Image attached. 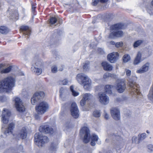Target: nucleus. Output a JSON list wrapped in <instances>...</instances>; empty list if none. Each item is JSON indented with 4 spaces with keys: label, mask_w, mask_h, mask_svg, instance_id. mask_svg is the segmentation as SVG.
<instances>
[{
    "label": "nucleus",
    "mask_w": 153,
    "mask_h": 153,
    "mask_svg": "<svg viewBox=\"0 0 153 153\" xmlns=\"http://www.w3.org/2000/svg\"><path fill=\"white\" fill-rule=\"evenodd\" d=\"M15 79L11 76H8L0 82V91L9 92L14 86Z\"/></svg>",
    "instance_id": "obj_1"
},
{
    "label": "nucleus",
    "mask_w": 153,
    "mask_h": 153,
    "mask_svg": "<svg viewBox=\"0 0 153 153\" xmlns=\"http://www.w3.org/2000/svg\"><path fill=\"white\" fill-rule=\"evenodd\" d=\"M125 28L124 24L122 23L117 24L111 26L110 27L111 33L109 34L108 37L113 39L116 37H122L123 35V32L121 30H117Z\"/></svg>",
    "instance_id": "obj_2"
},
{
    "label": "nucleus",
    "mask_w": 153,
    "mask_h": 153,
    "mask_svg": "<svg viewBox=\"0 0 153 153\" xmlns=\"http://www.w3.org/2000/svg\"><path fill=\"white\" fill-rule=\"evenodd\" d=\"M34 140L36 144L39 147H41L43 145L48 143L49 140L48 137L43 136L41 134L36 133L34 136Z\"/></svg>",
    "instance_id": "obj_3"
},
{
    "label": "nucleus",
    "mask_w": 153,
    "mask_h": 153,
    "mask_svg": "<svg viewBox=\"0 0 153 153\" xmlns=\"http://www.w3.org/2000/svg\"><path fill=\"white\" fill-rule=\"evenodd\" d=\"M49 108V105L47 102H42L36 106L35 109L39 114L42 115L48 110Z\"/></svg>",
    "instance_id": "obj_4"
},
{
    "label": "nucleus",
    "mask_w": 153,
    "mask_h": 153,
    "mask_svg": "<svg viewBox=\"0 0 153 153\" xmlns=\"http://www.w3.org/2000/svg\"><path fill=\"white\" fill-rule=\"evenodd\" d=\"M80 134L81 136L84 135L83 141L84 143H87L89 142L90 134L89 129L87 127H82L80 130Z\"/></svg>",
    "instance_id": "obj_5"
},
{
    "label": "nucleus",
    "mask_w": 153,
    "mask_h": 153,
    "mask_svg": "<svg viewBox=\"0 0 153 153\" xmlns=\"http://www.w3.org/2000/svg\"><path fill=\"white\" fill-rule=\"evenodd\" d=\"M128 80V85L130 91L135 95L136 94L139 95L140 93L139 92V87H138V86L137 84L131 80L130 79Z\"/></svg>",
    "instance_id": "obj_6"
},
{
    "label": "nucleus",
    "mask_w": 153,
    "mask_h": 153,
    "mask_svg": "<svg viewBox=\"0 0 153 153\" xmlns=\"http://www.w3.org/2000/svg\"><path fill=\"white\" fill-rule=\"evenodd\" d=\"M44 93L43 91L36 92L31 99V103L33 105L35 104L38 100L44 97Z\"/></svg>",
    "instance_id": "obj_7"
},
{
    "label": "nucleus",
    "mask_w": 153,
    "mask_h": 153,
    "mask_svg": "<svg viewBox=\"0 0 153 153\" xmlns=\"http://www.w3.org/2000/svg\"><path fill=\"white\" fill-rule=\"evenodd\" d=\"M15 104L17 110L19 112H23L25 110L22 100L19 97H15L14 100Z\"/></svg>",
    "instance_id": "obj_8"
},
{
    "label": "nucleus",
    "mask_w": 153,
    "mask_h": 153,
    "mask_svg": "<svg viewBox=\"0 0 153 153\" xmlns=\"http://www.w3.org/2000/svg\"><path fill=\"white\" fill-rule=\"evenodd\" d=\"M83 79H85V82L78 80V83L83 86L84 88L87 90H89L91 87V81L88 77H83Z\"/></svg>",
    "instance_id": "obj_9"
},
{
    "label": "nucleus",
    "mask_w": 153,
    "mask_h": 153,
    "mask_svg": "<svg viewBox=\"0 0 153 153\" xmlns=\"http://www.w3.org/2000/svg\"><path fill=\"white\" fill-rule=\"evenodd\" d=\"M99 101L102 105H106L109 102V97L104 93H100L98 94Z\"/></svg>",
    "instance_id": "obj_10"
},
{
    "label": "nucleus",
    "mask_w": 153,
    "mask_h": 153,
    "mask_svg": "<svg viewBox=\"0 0 153 153\" xmlns=\"http://www.w3.org/2000/svg\"><path fill=\"white\" fill-rule=\"evenodd\" d=\"M11 115L10 111L7 109H3L1 117V121L4 124H7L8 122L9 117Z\"/></svg>",
    "instance_id": "obj_11"
},
{
    "label": "nucleus",
    "mask_w": 153,
    "mask_h": 153,
    "mask_svg": "<svg viewBox=\"0 0 153 153\" xmlns=\"http://www.w3.org/2000/svg\"><path fill=\"white\" fill-rule=\"evenodd\" d=\"M71 115L74 118H77L78 117L79 115V111L75 103L74 102L71 104Z\"/></svg>",
    "instance_id": "obj_12"
},
{
    "label": "nucleus",
    "mask_w": 153,
    "mask_h": 153,
    "mask_svg": "<svg viewBox=\"0 0 153 153\" xmlns=\"http://www.w3.org/2000/svg\"><path fill=\"white\" fill-rule=\"evenodd\" d=\"M119 93H122L125 90L126 86L125 82L123 81H120L117 83L114 88Z\"/></svg>",
    "instance_id": "obj_13"
},
{
    "label": "nucleus",
    "mask_w": 153,
    "mask_h": 153,
    "mask_svg": "<svg viewBox=\"0 0 153 153\" xmlns=\"http://www.w3.org/2000/svg\"><path fill=\"white\" fill-rule=\"evenodd\" d=\"M111 113L112 117L115 120H119L120 119L119 110L116 108H112L111 110Z\"/></svg>",
    "instance_id": "obj_14"
},
{
    "label": "nucleus",
    "mask_w": 153,
    "mask_h": 153,
    "mask_svg": "<svg viewBox=\"0 0 153 153\" xmlns=\"http://www.w3.org/2000/svg\"><path fill=\"white\" fill-rule=\"evenodd\" d=\"M118 53L117 52H113L108 55L107 59L111 63H114L118 59Z\"/></svg>",
    "instance_id": "obj_15"
},
{
    "label": "nucleus",
    "mask_w": 153,
    "mask_h": 153,
    "mask_svg": "<svg viewBox=\"0 0 153 153\" xmlns=\"http://www.w3.org/2000/svg\"><path fill=\"white\" fill-rule=\"evenodd\" d=\"M39 130L41 132L45 133L52 134L53 132V129L50 128L47 126H40L39 128Z\"/></svg>",
    "instance_id": "obj_16"
},
{
    "label": "nucleus",
    "mask_w": 153,
    "mask_h": 153,
    "mask_svg": "<svg viewBox=\"0 0 153 153\" xmlns=\"http://www.w3.org/2000/svg\"><path fill=\"white\" fill-rule=\"evenodd\" d=\"M20 30L22 31L25 37H28L30 34L31 30L27 26H22L21 27Z\"/></svg>",
    "instance_id": "obj_17"
},
{
    "label": "nucleus",
    "mask_w": 153,
    "mask_h": 153,
    "mask_svg": "<svg viewBox=\"0 0 153 153\" xmlns=\"http://www.w3.org/2000/svg\"><path fill=\"white\" fill-rule=\"evenodd\" d=\"M102 65L104 70L110 71L112 70V66L106 62H103L102 63Z\"/></svg>",
    "instance_id": "obj_18"
},
{
    "label": "nucleus",
    "mask_w": 153,
    "mask_h": 153,
    "mask_svg": "<svg viewBox=\"0 0 153 153\" xmlns=\"http://www.w3.org/2000/svg\"><path fill=\"white\" fill-rule=\"evenodd\" d=\"M4 65L1 64L0 65V72L1 74L7 73L9 72L11 70L12 68L11 66H10L8 67L4 68Z\"/></svg>",
    "instance_id": "obj_19"
},
{
    "label": "nucleus",
    "mask_w": 153,
    "mask_h": 153,
    "mask_svg": "<svg viewBox=\"0 0 153 153\" xmlns=\"http://www.w3.org/2000/svg\"><path fill=\"white\" fill-rule=\"evenodd\" d=\"M149 65L148 63H146L139 70L137 71V73L142 74L148 70Z\"/></svg>",
    "instance_id": "obj_20"
},
{
    "label": "nucleus",
    "mask_w": 153,
    "mask_h": 153,
    "mask_svg": "<svg viewBox=\"0 0 153 153\" xmlns=\"http://www.w3.org/2000/svg\"><path fill=\"white\" fill-rule=\"evenodd\" d=\"M27 134V132L26 129L25 128L23 127L20 130L19 133L20 137L22 139H25Z\"/></svg>",
    "instance_id": "obj_21"
},
{
    "label": "nucleus",
    "mask_w": 153,
    "mask_h": 153,
    "mask_svg": "<svg viewBox=\"0 0 153 153\" xmlns=\"http://www.w3.org/2000/svg\"><path fill=\"white\" fill-rule=\"evenodd\" d=\"M34 63V67L43 68V64L42 61L39 59L36 58L33 61Z\"/></svg>",
    "instance_id": "obj_22"
},
{
    "label": "nucleus",
    "mask_w": 153,
    "mask_h": 153,
    "mask_svg": "<svg viewBox=\"0 0 153 153\" xmlns=\"http://www.w3.org/2000/svg\"><path fill=\"white\" fill-rule=\"evenodd\" d=\"M15 125L13 123H11L9 124L8 128H7L4 132V134L7 136L9 134L12 133V131L14 128Z\"/></svg>",
    "instance_id": "obj_23"
},
{
    "label": "nucleus",
    "mask_w": 153,
    "mask_h": 153,
    "mask_svg": "<svg viewBox=\"0 0 153 153\" xmlns=\"http://www.w3.org/2000/svg\"><path fill=\"white\" fill-rule=\"evenodd\" d=\"M141 53L140 52H138L133 63L134 65H137L140 63L141 61Z\"/></svg>",
    "instance_id": "obj_24"
},
{
    "label": "nucleus",
    "mask_w": 153,
    "mask_h": 153,
    "mask_svg": "<svg viewBox=\"0 0 153 153\" xmlns=\"http://www.w3.org/2000/svg\"><path fill=\"white\" fill-rule=\"evenodd\" d=\"M42 68L34 67H32L31 69L32 71L35 74L39 75L42 73Z\"/></svg>",
    "instance_id": "obj_25"
},
{
    "label": "nucleus",
    "mask_w": 153,
    "mask_h": 153,
    "mask_svg": "<svg viewBox=\"0 0 153 153\" xmlns=\"http://www.w3.org/2000/svg\"><path fill=\"white\" fill-rule=\"evenodd\" d=\"M114 88V87L111 85H106L105 86V91L108 94H111V90Z\"/></svg>",
    "instance_id": "obj_26"
},
{
    "label": "nucleus",
    "mask_w": 153,
    "mask_h": 153,
    "mask_svg": "<svg viewBox=\"0 0 153 153\" xmlns=\"http://www.w3.org/2000/svg\"><path fill=\"white\" fill-rule=\"evenodd\" d=\"M88 77L87 75L84 74H78L76 76V79L78 82V80L80 81H83L85 82V79H83L82 77Z\"/></svg>",
    "instance_id": "obj_27"
},
{
    "label": "nucleus",
    "mask_w": 153,
    "mask_h": 153,
    "mask_svg": "<svg viewBox=\"0 0 153 153\" xmlns=\"http://www.w3.org/2000/svg\"><path fill=\"white\" fill-rule=\"evenodd\" d=\"M9 30L5 26H1L0 27V33L2 34H7Z\"/></svg>",
    "instance_id": "obj_28"
},
{
    "label": "nucleus",
    "mask_w": 153,
    "mask_h": 153,
    "mask_svg": "<svg viewBox=\"0 0 153 153\" xmlns=\"http://www.w3.org/2000/svg\"><path fill=\"white\" fill-rule=\"evenodd\" d=\"M116 76V75L114 74H111L110 73L107 72L104 74L103 78L104 79H106L109 77L115 78Z\"/></svg>",
    "instance_id": "obj_29"
},
{
    "label": "nucleus",
    "mask_w": 153,
    "mask_h": 153,
    "mask_svg": "<svg viewBox=\"0 0 153 153\" xmlns=\"http://www.w3.org/2000/svg\"><path fill=\"white\" fill-rule=\"evenodd\" d=\"M93 97L92 95L90 93H86L83 94V98L86 101L91 99Z\"/></svg>",
    "instance_id": "obj_30"
},
{
    "label": "nucleus",
    "mask_w": 153,
    "mask_h": 153,
    "mask_svg": "<svg viewBox=\"0 0 153 153\" xmlns=\"http://www.w3.org/2000/svg\"><path fill=\"white\" fill-rule=\"evenodd\" d=\"M148 97V99L151 100H153V85L149 91Z\"/></svg>",
    "instance_id": "obj_31"
},
{
    "label": "nucleus",
    "mask_w": 153,
    "mask_h": 153,
    "mask_svg": "<svg viewBox=\"0 0 153 153\" xmlns=\"http://www.w3.org/2000/svg\"><path fill=\"white\" fill-rule=\"evenodd\" d=\"M143 42V41L141 40H137L134 42L133 45V47L134 48H137L142 44Z\"/></svg>",
    "instance_id": "obj_32"
},
{
    "label": "nucleus",
    "mask_w": 153,
    "mask_h": 153,
    "mask_svg": "<svg viewBox=\"0 0 153 153\" xmlns=\"http://www.w3.org/2000/svg\"><path fill=\"white\" fill-rule=\"evenodd\" d=\"M70 89L73 96L76 97L79 95V92H77L74 90V87L72 85L70 86Z\"/></svg>",
    "instance_id": "obj_33"
},
{
    "label": "nucleus",
    "mask_w": 153,
    "mask_h": 153,
    "mask_svg": "<svg viewBox=\"0 0 153 153\" xmlns=\"http://www.w3.org/2000/svg\"><path fill=\"white\" fill-rule=\"evenodd\" d=\"M93 116L96 117H100L101 115L100 111L99 110H95L93 112Z\"/></svg>",
    "instance_id": "obj_34"
},
{
    "label": "nucleus",
    "mask_w": 153,
    "mask_h": 153,
    "mask_svg": "<svg viewBox=\"0 0 153 153\" xmlns=\"http://www.w3.org/2000/svg\"><path fill=\"white\" fill-rule=\"evenodd\" d=\"M130 59V56L128 54H125L124 55L123 57V61L125 62H126L129 61Z\"/></svg>",
    "instance_id": "obj_35"
},
{
    "label": "nucleus",
    "mask_w": 153,
    "mask_h": 153,
    "mask_svg": "<svg viewBox=\"0 0 153 153\" xmlns=\"http://www.w3.org/2000/svg\"><path fill=\"white\" fill-rule=\"evenodd\" d=\"M146 134L145 133H143L141 134H139L138 135L139 140L140 141L144 139L146 137Z\"/></svg>",
    "instance_id": "obj_36"
},
{
    "label": "nucleus",
    "mask_w": 153,
    "mask_h": 153,
    "mask_svg": "<svg viewBox=\"0 0 153 153\" xmlns=\"http://www.w3.org/2000/svg\"><path fill=\"white\" fill-rule=\"evenodd\" d=\"M18 16V12L17 11L15 10L13 12L11 16H12L11 18H16L17 19Z\"/></svg>",
    "instance_id": "obj_37"
},
{
    "label": "nucleus",
    "mask_w": 153,
    "mask_h": 153,
    "mask_svg": "<svg viewBox=\"0 0 153 153\" xmlns=\"http://www.w3.org/2000/svg\"><path fill=\"white\" fill-rule=\"evenodd\" d=\"M140 142V141L139 140V138L136 137H133L132 138V143L136 144H138Z\"/></svg>",
    "instance_id": "obj_38"
},
{
    "label": "nucleus",
    "mask_w": 153,
    "mask_h": 153,
    "mask_svg": "<svg viewBox=\"0 0 153 153\" xmlns=\"http://www.w3.org/2000/svg\"><path fill=\"white\" fill-rule=\"evenodd\" d=\"M58 21L57 19L55 17H52L50 19V23L51 24H54Z\"/></svg>",
    "instance_id": "obj_39"
},
{
    "label": "nucleus",
    "mask_w": 153,
    "mask_h": 153,
    "mask_svg": "<svg viewBox=\"0 0 153 153\" xmlns=\"http://www.w3.org/2000/svg\"><path fill=\"white\" fill-rule=\"evenodd\" d=\"M57 145V144H55L53 143H52L51 144V145L50 148V150L52 151H55Z\"/></svg>",
    "instance_id": "obj_40"
},
{
    "label": "nucleus",
    "mask_w": 153,
    "mask_h": 153,
    "mask_svg": "<svg viewBox=\"0 0 153 153\" xmlns=\"http://www.w3.org/2000/svg\"><path fill=\"white\" fill-rule=\"evenodd\" d=\"M89 62H85L84 63V65L83 66V68L85 70L87 71L89 67Z\"/></svg>",
    "instance_id": "obj_41"
},
{
    "label": "nucleus",
    "mask_w": 153,
    "mask_h": 153,
    "mask_svg": "<svg viewBox=\"0 0 153 153\" xmlns=\"http://www.w3.org/2000/svg\"><path fill=\"white\" fill-rule=\"evenodd\" d=\"M147 148L148 149V151L149 152H153V145L150 144L148 145Z\"/></svg>",
    "instance_id": "obj_42"
},
{
    "label": "nucleus",
    "mask_w": 153,
    "mask_h": 153,
    "mask_svg": "<svg viewBox=\"0 0 153 153\" xmlns=\"http://www.w3.org/2000/svg\"><path fill=\"white\" fill-rule=\"evenodd\" d=\"M98 139V137L97 135L95 134H93L92 135L91 137V140L97 141Z\"/></svg>",
    "instance_id": "obj_43"
},
{
    "label": "nucleus",
    "mask_w": 153,
    "mask_h": 153,
    "mask_svg": "<svg viewBox=\"0 0 153 153\" xmlns=\"http://www.w3.org/2000/svg\"><path fill=\"white\" fill-rule=\"evenodd\" d=\"M68 83V81L66 79H64L62 81L59 82V83L61 85H66Z\"/></svg>",
    "instance_id": "obj_44"
},
{
    "label": "nucleus",
    "mask_w": 153,
    "mask_h": 153,
    "mask_svg": "<svg viewBox=\"0 0 153 153\" xmlns=\"http://www.w3.org/2000/svg\"><path fill=\"white\" fill-rule=\"evenodd\" d=\"M51 70L52 73H56L57 71V68L55 66H53L52 67Z\"/></svg>",
    "instance_id": "obj_45"
},
{
    "label": "nucleus",
    "mask_w": 153,
    "mask_h": 153,
    "mask_svg": "<svg viewBox=\"0 0 153 153\" xmlns=\"http://www.w3.org/2000/svg\"><path fill=\"white\" fill-rule=\"evenodd\" d=\"M125 72L126 73V75L127 76H130L131 75V71L128 69H126Z\"/></svg>",
    "instance_id": "obj_46"
},
{
    "label": "nucleus",
    "mask_w": 153,
    "mask_h": 153,
    "mask_svg": "<svg viewBox=\"0 0 153 153\" xmlns=\"http://www.w3.org/2000/svg\"><path fill=\"white\" fill-rule=\"evenodd\" d=\"M86 100L82 98L80 102V104L81 105V106H84L86 103Z\"/></svg>",
    "instance_id": "obj_47"
},
{
    "label": "nucleus",
    "mask_w": 153,
    "mask_h": 153,
    "mask_svg": "<svg viewBox=\"0 0 153 153\" xmlns=\"http://www.w3.org/2000/svg\"><path fill=\"white\" fill-rule=\"evenodd\" d=\"M123 43L122 42H120L116 43L115 44V46L116 47L118 48L122 46Z\"/></svg>",
    "instance_id": "obj_48"
},
{
    "label": "nucleus",
    "mask_w": 153,
    "mask_h": 153,
    "mask_svg": "<svg viewBox=\"0 0 153 153\" xmlns=\"http://www.w3.org/2000/svg\"><path fill=\"white\" fill-rule=\"evenodd\" d=\"M6 100V98L5 97L3 96L0 97V100L2 102H4Z\"/></svg>",
    "instance_id": "obj_49"
},
{
    "label": "nucleus",
    "mask_w": 153,
    "mask_h": 153,
    "mask_svg": "<svg viewBox=\"0 0 153 153\" xmlns=\"http://www.w3.org/2000/svg\"><path fill=\"white\" fill-rule=\"evenodd\" d=\"M40 114H39L38 113L37 114H35V117L36 119L39 120L40 119V116L39 115Z\"/></svg>",
    "instance_id": "obj_50"
},
{
    "label": "nucleus",
    "mask_w": 153,
    "mask_h": 153,
    "mask_svg": "<svg viewBox=\"0 0 153 153\" xmlns=\"http://www.w3.org/2000/svg\"><path fill=\"white\" fill-rule=\"evenodd\" d=\"M104 118L106 120H108L109 118V115L105 112H104Z\"/></svg>",
    "instance_id": "obj_51"
},
{
    "label": "nucleus",
    "mask_w": 153,
    "mask_h": 153,
    "mask_svg": "<svg viewBox=\"0 0 153 153\" xmlns=\"http://www.w3.org/2000/svg\"><path fill=\"white\" fill-rule=\"evenodd\" d=\"M99 0H93V5L95 6L98 3Z\"/></svg>",
    "instance_id": "obj_52"
},
{
    "label": "nucleus",
    "mask_w": 153,
    "mask_h": 153,
    "mask_svg": "<svg viewBox=\"0 0 153 153\" xmlns=\"http://www.w3.org/2000/svg\"><path fill=\"white\" fill-rule=\"evenodd\" d=\"M98 51L99 53L101 54H102L104 53L103 51L101 48H99L98 49Z\"/></svg>",
    "instance_id": "obj_53"
},
{
    "label": "nucleus",
    "mask_w": 153,
    "mask_h": 153,
    "mask_svg": "<svg viewBox=\"0 0 153 153\" xmlns=\"http://www.w3.org/2000/svg\"><path fill=\"white\" fill-rule=\"evenodd\" d=\"M36 7L33 4L32 5V11L33 12H34L35 11V9H36Z\"/></svg>",
    "instance_id": "obj_54"
},
{
    "label": "nucleus",
    "mask_w": 153,
    "mask_h": 153,
    "mask_svg": "<svg viewBox=\"0 0 153 153\" xmlns=\"http://www.w3.org/2000/svg\"><path fill=\"white\" fill-rule=\"evenodd\" d=\"M95 142L96 141H93L92 140H91V145L92 146H94L95 145Z\"/></svg>",
    "instance_id": "obj_55"
},
{
    "label": "nucleus",
    "mask_w": 153,
    "mask_h": 153,
    "mask_svg": "<svg viewBox=\"0 0 153 153\" xmlns=\"http://www.w3.org/2000/svg\"><path fill=\"white\" fill-rule=\"evenodd\" d=\"M108 0H99V1L102 3H105L108 1Z\"/></svg>",
    "instance_id": "obj_56"
},
{
    "label": "nucleus",
    "mask_w": 153,
    "mask_h": 153,
    "mask_svg": "<svg viewBox=\"0 0 153 153\" xmlns=\"http://www.w3.org/2000/svg\"><path fill=\"white\" fill-rule=\"evenodd\" d=\"M110 44L111 45H115V42L113 41H111V42H110Z\"/></svg>",
    "instance_id": "obj_57"
},
{
    "label": "nucleus",
    "mask_w": 153,
    "mask_h": 153,
    "mask_svg": "<svg viewBox=\"0 0 153 153\" xmlns=\"http://www.w3.org/2000/svg\"><path fill=\"white\" fill-rule=\"evenodd\" d=\"M63 89L62 88H61L60 89V90H59V92L61 93V94H60V96L61 95V93H62V91H63Z\"/></svg>",
    "instance_id": "obj_58"
},
{
    "label": "nucleus",
    "mask_w": 153,
    "mask_h": 153,
    "mask_svg": "<svg viewBox=\"0 0 153 153\" xmlns=\"http://www.w3.org/2000/svg\"><path fill=\"white\" fill-rule=\"evenodd\" d=\"M21 74L20 75H21V76H23L24 75V74L23 73H21Z\"/></svg>",
    "instance_id": "obj_59"
},
{
    "label": "nucleus",
    "mask_w": 153,
    "mask_h": 153,
    "mask_svg": "<svg viewBox=\"0 0 153 153\" xmlns=\"http://www.w3.org/2000/svg\"><path fill=\"white\" fill-rule=\"evenodd\" d=\"M146 132L148 133V134H149V131L148 130H147L146 131Z\"/></svg>",
    "instance_id": "obj_60"
},
{
    "label": "nucleus",
    "mask_w": 153,
    "mask_h": 153,
    "mask_svg": "<svg viewBox=\"0 0 153 153\" xmlns=\"http://www.w3.org/2000/svg\"><path fill=\"white\" fill-rule=\"evenodd\" d=\"M152 5L153 6V0L152 1Z\"/></svg>",
    "instance_id": "obj_61"
},
{
    "label": "nucleus",
    "mask_w": 153,
    "mask_h": 153,
    "mask_svg": "<svg viewBox=\"0 0 153 153\" xmlns=\"http://www.w3.org/2000/svg\"><path fill=\"white\" fill-rule=\"evenodd\" d=\"M62 69H60L59 70L60 71H62Z\"/></svg>",
    "instance_id": "obj_62"
},
{
    "label": "nucleus",
    "mask_w": 153,
    "mask_h": 153,
    "mask_svg": "<svg viewBox=\"0 0 153 153\" xmlns=\"http://www.w3.org/2000/svg\"><path fill=\"white\" fill-rule=\"evenodd\" d=\"M107 140H108V139H106V141H107Z\"/></svg>",
    "instance_id": "obj_63"
}]
</instances>
